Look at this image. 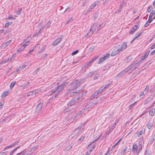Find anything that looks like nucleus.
<instances>
[{
	"instance_id": "54",
	"label": "nucleus",
	"mask_w": 155,
	"mask_h": 155,
	"mask_svg": "<svg viewBox=\"0 0 155 155\" xmlns=\"http://www.w3.org/2000/svg\"><path fill=\"white\" fill-rule=\"evenodd\" d=\"M73 21V19L72 18H70L67 21V23H69L72 22Z\"/></svg>"
},
{
	"instance_id": "40",
	"label": "nucleus",
	"mask_w": 155,
	"mask_h": 155,
	"mask_svg": "<svg viewBox=\"0 0 155 155\" xmlns=\"http://www.w3.org/2000/svg\"><path fill=\"white\" fill-rule=\"evenodd\" d=\"M154 14H155V11H153L150 13L149 17H150V18H152V17Z\"/></svg>"
},
{
	"instance_id": "41",
	"label": "nucleus",
	"mask_w": 155,
	"mask_h": 155,
	"mask_svg": "<svg viewBox=\"0 0 155 155\" xmlns=\"http://www.w3.org/2000/svg\"><path fill=\"white\" fill-rule=\"evenodd\" d=\"M151 153V151L147 149L145 155H150Z\"/></svg>"
},
{
	"instance_id": "56",
	"label": "nucleus",
	"mask_w": 155,
	"mask_h": 155,
	"mask_svg": "<svg viewBox=\"0 0 155 155\" xmlns=\"http://www.w3.org/2000/svg\"><path fill=\"white\" fill-rule=\"evenodd\" d=\"M137 134H138V136H140L143 134V131L142 130H141L139 132H138Z\"/></svg>"
},
{
	"instance_id": "59",
	"label": "nucleus",
	"mask_w": 155,
	"mask_h": 155,
	"mask_svg": "<svg viewBox=\"0 0 155 155\" xmlns=\"http://www.w3.org/2000/svg\"><path fill=\"white\" fill-rule=\"evenodd\" d=\"M85 138V136H82L81 138L79 139L78 140L82 141L84 140Z\"/></svg>"
},
{
	"instance_id": "14",
	"label": "nucleus",
	"mask_w": 155,
	"mask_h": 155,
	"mask_svg": "<svg viewBox=\"0 0 155 155\" xmlns=\"http://www.w3.org/2000/svg\"><path fill=\"white\" fill-rule=\"evenodd\" d=\"M73 88V87H71V86L70 87V89H69L66 92V95H69L70 96H72V95H71L72 94V89Z\"/></svg>"
},
{
	"instance_id": "28",
	"label": "nucleus",
	"mask_w": 155,
	"mask_h": 155,
	"mask_svg": "<svg viewBox=\"0 0 155 155\" xmlns=\"http://www.w3.org/2000/svg\"><path fill=\"white\" fill-rule=\"evenodd\" d=\"M132 59V57L131 56H130L127 57H126V60L125 61L127 62L130 61Z\"/></svg>"
},
{
	"instance_id": "33",
	"label": "nucleus",
	"mask_w": 155,
	"mask_h": 155,
	"mask_svg": "<svg viewBox=\"0 0 155 155\" xmlns=\"http://www.w3.org/2000/svg\"><path fill=\"white\" fill-rule=\"evenodd\" d=\"M22 8H18V10L16 11V14L17 15H19L21 14V11Z\"/></svg>"
},
{
	"instance_id": "36",
	"label": "nucleus",
	"mask_w": 155,
	"mask_h": 155,
	"mask_svg": "<svg viewBox=\"0 0 155 155\" xmlns=\"http://www.w3.org/2000/svg\"><path fill=\"white\" fill-rule=\"evenodd\" d=\"M13 115H10L6 117L4 119L2 120V122H3L5 121H6L8 119H10L11 117H13Z\"/></svg>"
},
{
	"instance_id": "15",
	"label": "nucleus",
	"mask_w": 155,
	"mask_h": 155,
	"mask_svg": "<svg viewBox=\"0 0 155 155\" xmlns=\"http://www.w3.org/2000/svg\"><path fill=\"white\" fill-rule=\"evenodd\" d=\"M18 142H15L14 143L12 144L11 145L8 146L5 148H4L3 149V150H6V149H8L9 148H12L15 145H17Z\"/></svg>"
},
{
	"instance_id": "27",
	"label": "nucleus",
	"mask_w": 155,
	"mask_h": 155,
	"mask_svg": "<svg viewBox=\"0 0 155 155\" xmlns=\"http://www.w3.org/2000/svg\"><path fill=\"white\" fill-rule=\"evenodd\" d=\"M20 155H29V154L27 153L26 151L24 150L22 152L20 153Z\"/></svg>"
},
{
	"instance_id": "24",
	"label": "nucleus",
	"mask_w": 155,
	"mask_h": 155,
	"mask_svg": "<svg viewBox=\"0 0 155 155\" xmlns=\"http://www.w3.org/2000/svg\"><path fill=\"white\" fill-rule=\"evenodd\" d=\"M155 140V134H153L152 136V138L150 141V144H152Z\"/></svg>"
},
{
	"instance_id": "2",
	"label": "nucleus",
	"mask_w": 155,
	"mask_h": 155,
	"mask_svg": "<svg viewBox=\"0 0 155 155\" xmlns=\"http://www.w3.org/2000/svg\"><path fill=\"white\" fill-rule=\"evenodd\" d=\"M74 114V112H69L68 114V120H69V121L71 122H73L74 121H76L81 117L80 114H78L76 115L75 116H73L72 117Z\"/></svg>"
},
{
	"instance_id": "26",
	"label": "nucleus",
	"mask_w": 155,
	"mask_h": 155,
	"mask_svg": "<svg viewBox=\"0 0 155 155\" xmlns=\"http://www.w3.org/2000/svg\"><path fill=\"white\" fill-rule=\"evenodd\" d=\"M106 60L103 57H101L98 61V63L99 64H101L102 62Z\"/></svg>"
},
{
	"instance_id": "4",
	"label": "nucleus",
	"mask_w": 155,
	"mask_h": 155,
	"mask_svg": "<svg viewBox=\"0 0 155 155\" xmlns=\"http://www.w3.org/2000/svg\"><path fill=\"white\" fill-rule=\"evenodd\" d=\"M142 62L141 61H139L138 62L135 63H131L128 66L129 69L130 71V72L133 71L136 69L141 64Z\"/></svg>"
},
{
	"instance_id": "18",
	"label": "nucleus",
	"mask_w": 155,
	"mask_h": 155,
	"mask_svg": "<svg viewBox=\"0 0 155 155\" xmlns=\"http://www.w3.org/2000/svg\"><path fill=\"white\" fill-rule=\"evenodd\" d=\"M40 91V90H36L34 91H33L32 92H30L29 93V95H35V94L39 92Z\"/></svg>"
},
{
	"instance_id": "25",
	"label": "nucleus",
	"mask_w": 155,
	"mask_h": 155,
	"mask_svg": "<svg viewBox=\"0 0 155 155\" xmlns=\"http://www.w3.org/2000/svg\"><path fill=\"white\" fill-rule=\"evenodd\" d=\"M155 113V109L154 108H153L150 110L149 113V114L151 116H153L154 115Z\"/></svg>"
},
{
	"instance_id": "8",
	"label": "nucleus",
	"mask_w": 155,
	"mask_h": 155,
	"mask_svg": "<svg viewBox=\"0 0 155 155\" xmlns=\"http://www.w3.org/2000/svg\"><path fill=\"white\" fill-rule=\"evenodd\" d=\"M11 42L12 41L11 40H9V41H7L1 45L0 47V48L2 49L6 48V47L10 44Z\"/></svg>"
},
{
	"instance_id": "55",
	"label": "nucleus",
	"mask_w": 155,
	"mask_h": 155,
	"mask_svg": "<svg viewBox=\"0 0 155 155\" xmlns=\"http://www.w3.org/2000/svg\"><path fill=\"white\" fill-rule=\"evenodd\" d=\"M143 138H140V141H139V145L140 144V143H142V144L143 145V143H142V142L143 141Z\"/></svg>"
},
{
	"instance_id": "60",
	"label": "nucleus",
	"mask_w": 155,
	"mask_h": 155,
	"mask_svg": "<svg viewBox=\"0 0 155 155\" xmlns=\"http://www.w3.org/2000/svg\"><path fill=\"white\" fill-rule=\"evenodd\" d=\"M99 76V75H98V74H95L94 76V80H95Z\"/></svg>"
},
{
	"instance_id": "34",
	"label": "nucleus",
	"mask_w": 155,
	"mask_h": 155,
	"mask_svg": "<svg viewBox=\"0 0 155 155\" xmlns=\"http://www.w3.org/2000/svg\"><path fill=\"white\" fill-rule=\"evenodd\" d=\"M117 48H118V49L117 50L119 52L124 50L123 49V48H122L121 45H120L117 46Z\"/></svg>"
},
{
	"instance_id": "45",
	"label": "nucleus",
	"mask_w": 155,
	"mask_h": 155,
	"mask_svg": "<svg viewBox=\"0 0 155 155\" xmlns=\"http://www.w3.org/2000/svg\"><path fill=\"white\" fill-rule=\"evenodd\" d=\"M155 19V16L153 17V18H150L149 17L148 20V22L149 23H150L153 20V19Z\"/></svg>"
},
{
	"instance_id": "17",
	"label": "nucleus",
	"mask_w": 155,
	"mask_h": 155,
	"mask_svg": "<svg viewBox=\"0 0 155 155\" xmlns=\"http://www.w3.org/2000/svg\"><path fill=\"white\" fill-rule=\"evenodd\" d=\"M51 22H50V21H49L46 24L43 25L42 27L43 28H48L51 25Z\"/></svg>"
},
{
	"instance_id": "44",
	"label": "nucleus",
	"mask_w": 155,
	"mask_h": 155,
	"mask_svg": "<svg viewBox=\"0 0 155 155\" xmlns=\"http://www.w3.org/2000/svg\"><path fill=\"white\" fill-rule=\"evenodd\" d=\"M72 146L71 145V144L70 145L68 146L65 148V150L66 151H68L72 147Z\"/></svg>"
},
{
	"instance_id": "12",
	"label": "nucleus",
	"mask_w": 155,
	"mask_h": 155,
	"mask_svg": "<svg viewBox=\"0 0 155 155\" xmlns=\"http://www.w3.org/2000/svg\"><path fill=\"white\" fill-rule=\"evenodd\" d=\"M62 38H57L52 43V45L53 46H56L58 45L62 40Z\"/></svg>"
},
{
	"instance_id": "6",
	"label": "nucleus",
	"mask_w": 155,
	"mask_h": 155,
	"mask_svg": "<svg viewBox=\"0 0 155 155\" xmlns=\"http://www.w3.org/2000/svg\"><path fill=\"white\" fill-rule=\"evenodd\" d=\"M130 71L127 67L122 70L120 72L118 73L117 74V76L118 77H122L123 76L124 74L127 72Z\"/></svg>"
},
{
	"instance_id": "37",
	"label": "nucleus",
	"mask_w": 155,
	"mask_h": 155,
	"mask_svg": "<svg viewBox=\"0 0 155 155\" xmlns=\"http://www.w3.org/2000/svg\"><path fill=\"white\" fill-rule=\"evenodd\" d=\"M101 135H100L96 139H95L94 141L91 142L90 144H89L88 146V147L90 146L94 142L97 141L99 139L101 138Z\"/></svg>"
},
{
	"instance_id": "57",
	"label": "nucleus",
	"mask_w": 155,
	"mask_h": 155,
	"mask_svg": "<svg viewBox=\"0 0 155 155\" xmlns=\"http://www.w3.org/2000/svg\"><path fill=\"white\" fill-rule=\"evenodd\" d=\"M152 8L151 7H149L147 8V12H150L151 10H152Z\"/></svg>"
},
{
	"instance_id": "61",
	"label": "nucleus",
	"mask_w": 155,
	"mask_h": 155,
	"mask_svg": "<svg viewBox=\"0 0 155 155\" xmlns=\"http://www.w3.org/2000/svg\"><path fill=\"white\" fill-rule=\"evenodd\" d=\"M149 87L148 86H147L146 87V88L144 89V91L145 92H147L149 90Z\"/></svg>"
},
{
	"instance_id": "21",
	"label": "nucleus",
	"mask_w": 155,
	"mask_h": 155,
	"mask_svg": "<svg viewBox=\"0 0 155 155\" xmlns=\"http://www.w3.org/2000/svg\"><path fill=\"white\" fill-rule=\"evenodd\" d=\"M105 89H103V88L101 87L99 89L97 90L96 91H97L98 95H99L101 94L103 91H105Z\"/></svg>"
},
{
	"instance_id": "16",
	"label": "nucleus",
	"mask_w": 155,
	"mask_h": 155,
	"mask_svg": "<svg viewBox=\"0 0 155 155\" xmlns=\"http://www.w3.org/2000/svg\"><path fill=\"white\" fill-rule=\"evenodd\" d=\"M100 2V1H97L96 2H95L94 3L92 4L90 7V9H92L94 8Z\"/></svg>"
},
{
	"instance_id": "9",
	"label": "nucleus",
	"mask_w": 155,
	"mask_h": 155,
	"mask_svg": "<svg viewBox=\"0 0 155 155\" xmlns=\"http://www.w3.org/2000/svg\"><path fill=\"white\" fill-rule=\"evenodd\" d=\"M138 25V24L137 25H135L132 28L130 31L129 34H133L135 31L137 29Z\"/></svg>"
},
{
	"instance_id": "10",
	"label": "nucleus",
	"mask_w": 155,
	"mask_h": 155,
	"mask_svg": "<svg viewBox=\"0 0 155 155\" xmlns=\"http://www.w3.org/2000/svg\"><path fill=\"white\" fill-rule=\"evenodd\" d=\"M71 87H73V88H72V94H71V95H72V96H73L75 94H77L78 93V91L76 89L77 88V87H76V86L74 85V84L72 85L71 86Z\"/></svg>"
},
{
	"instance_id": "48",
	"label": "nucleus",
	"mask_w": 155,
	"mask_h": 155,
	"mask_svg": "<svg viewBox=\"0 0 155 155\" xmlns=\"http://www.w3.org/2000/svg\"><path fill=\"white\" fill-rule=\"evenodd\" d=\"M95 72V71H92V72H91L87 74L88 76V77L91 76L92 75H93L94 74V73Z\"/></svg>"
},
{
	"instance_id": "52",
	"label": "nucleus",
	"mask_w": 155,
	"mask_h": 155,
	"mask_svg": "<svg viewBox=\"0 0 155 155\" xmlns=\"http://www.w3.org/2000/svg\"><path fill=\"white\" fill-rule=\"evenodd\" d=\"M141 59L140 61H141L142 62V63L144 62V60L146 59L145 57H143V56H142L141 57Z\"/></svg>"
},
{
	"instance_id": "7",
	"label": "nucleus",
	"mask_w": 155,
	"mask_h": 155,
	"mask_svg": "<svg viewBox=\"0 0 155 155\" xmlns=\"http://www.w3.org/2000/svg\"><path fill=\"white\" fill-rule=\"evenodd\" d=\"M130 71L127 67L122 70L120 72L118 73L117 74V76L118 77H122L123 76L124 74L127 72Z\"/></svg>"
},
{
	"instance_id": "13",
	"label": "nucleus",
	"mask_w": 155,
	"mask_h": 155,
	"mask_svg": "<svg viewBox=\"0 0 155 155\" xmlns=\"http://www.w3.org/2000/svg\"><path fill=\"white\" fill-rule=\"evenodd\" d=\"M153 120H150L149 121L148 124L147 125V128L149 129H150L153 127Z\"/></svg>"
},
{
	"instance_id": "58",
	"label": "nucleus",
	"mask_w": 155,
	"mask_h": 155,
	"mask_svg": "<svg viewBox=\"0 0 155 155\" xmlns=\"http://www.w3.org/2000/svg\"><path fill=\"white\" fill-rule=\"evenodd\" d=\"M123 4H122L120 5V7L118 10V12H120L122 10V6L123 5Z\"/></svg>"
},
{
	"instance_id": "3",
	"label": "nucleus",
	"mask_w": 155,
	"mask_h": 155,
	"mask_svg": "<svg viewBox=\"0 0 155 155\" xmlns=\"http://www.w3.org/2000/svg\"><path fill=\"white\" fill-rule=\"evenodd\" d=\"M142 143H140L138 146L136 144H134L132 147V151L134 153L138 155L140 152L142 150Z\"/></svg>"
},
{
	"instance_id": "22",
	"label": "nucleus",
	"mask_w": 155,
	"mask_h": 155,
	"mask_svg": "<svg viewBox=\"0 0 155 155\" xmlns=\"http://www.w3.org/2000/svg\"><path fill=\"white\" fill-rule=\"evenodd\" d=\"M42 103H40L38 104L36 107L37 110H40L42 109Z\"/></svg>"
},
{
	"instance_id": "47",
	"label": "nucleus",
	"mask_w": 155,
	"mask_h": 155,
	"mask_svg": "<svg viewBox=\"0 0 155 155\" xmlns=\"http://www.w3.org/2000/svg\"><path fill=\"white\" fill-rule=\"evenodd\" d=\"M91 63L90 62H87L86 64L85 65V66L84 67L85 68H87L89 66H90L91 65Z\"/></svg>"
},
{
	"instance_id": "20",
	"label": "nucleus",
	"mask_w": 155,
	"mask_h": 155,
	"mask_svg": "<svg viewBox=\"0 0 155 155\" xmlns=\"http://www.w3.org/2000/svg\"><path fill=\"white\" fill-rule=\"evenodd\" d=\"M127 148L125 147L121 151L120 153L121 155H124L127 150Z\"/></svg>"
},
{
	"instance_id": "19",
	"label": "nucleus",
	"mask_w": 155,
	"mask_h": 155,
	"mask_svg": "<svg viewBox=\"0 0 155 155\" xmlns=\"http://www.w3.org/2000/svg\"><path fill=\"white\" fill-rule=\"evenodd\" d=\"M119 53L117 49H114L112 52L111 55L112 56H114Z\"/></svg>"
},
{
	"instance_id": "11",
	"label": "nucleus",
	"mask_w": 155,
	"mask_h": 155,
	"mask_svg": "<svg viewBox=\"0 0 155 155\" xmlns=\"http://www.w3.org/2000/svg\"><path fill=\"white\" fill-rule=\"evenodd\" d=\"M84 80L83 79L75 80L74 81L75 82L74 84V85H75V86H76V85H80L84 82Z\"/></svg>"
},
{
	"instance_id": "63",
	"label": "nucleus",
	"mask_w": 155,
	"mask_h": 155,
	"mask_svg": "<svg viewBox=\"0 0 155 155\" xmlns=\"http://www.w3.org/2000/svg\"><path fill=\"white\" fill-rule=\"evenodd\" d=\"M94 96V97H96V96L98 95V94L97 92V91H95L94 93L92 94Z\"/></svg>"
},
{
	"instance_id": "31",
	"label": "nucleus",
	"mask_w": 155,
	"mask_h": 155,
	"mask_svg": "<svg viewBox=\"0 0 155 155\" xmlns=\"http://www.w3.org/2000/svg\"><path fill=\"white\" fill-rule=\"evenodd\" d=\"M8 91H5L4 92L2 95V97H5L8 94Z\"/></svg>"
},
{
	"instance_id": "53",
	"label": "nucleus",
	"mask_w": 155,
	"mask_h": 155,
	"mask_svg": "<svg viewBox=\"0 0 155 155\" xmlns=\"http://www.w3.org/2000/svg\"><path fill=\"white\" fill-rule=\"evenodd\" d=\"M55 94L53 95L52 98H55V97H57V95H58L59 94H58V92H55Z\"/></svg>"
},
{
	"instance_id": "62",
	"label": "nucleus",
	"mask_w": 155,
	"mask_h": 155,
	"mask_svg": "<svg viewBox=\"0 0 155 155\" xmlns=\"http://www.w3.org/2000/svg\"><path fill=\"white\" fill-rule=\"evenodd\" d=\"M94 96V97H96V96L98 95V94L97 92V91H95L94 93L92 94Z\"/></svg>"
},
{
	"instance_id": "30",
	"label": "nucleus",
	"mask_w": 155,
	"mask_h": 155,
	"mask_svg": "<svg viewBox=\"0 0 155 155\" xmlns=\"http://www.w3.org/2000/svg\"><path fill=\"white\" fill-rule=\"evenodd\" d=\"M122 48H123V49H125L127 47V43L126 42L123 43V44L121 45Z\"/></svg>"
},
{
	"instance_id": "39",
	"label": "nucleus",
	"mask_w": 155,
	"mask_h": 155,
	"mask_svg": "<svg viewBox=\"0 0 155 155\" xmlns=\"http://www.w3.org/2000/svg\"><path fill=\"white\" fill-rule=\"evenodd\" d=\"M98 57H95L92 58L89 61L91 64L94 61L96 60L98 58Z\"/></svg>"
},
{
	"instance_id": "43",
	"label": "nucleus",
	"mask_w": 155,
	"mask_h": 155,
	"mask_svg": "<svg viewBox=\"0 0 155 155\" xmlns=\"http://www.w3.org/2000/svg\"><path fill=\"white\" fill-rule=\"evenodd\" d=\"M25 48V47H24V46L22 45L20 48H19L17 50V51H18V52H20L21 51L23 50Z\"/></svg>"
},
{
	"instance_id": "50",
	"label": "nucleus",
	"mask_w": 155,
	"mask_h": 155,
	"mask_svg": "<svg viewBox=\"0 0 155 155\" xmlns=\"http://www.w3.org/2000/svg\"><path fill=\"white\" fill-rule=\"evenodd\" d=\"M121 140V139H120L119 140L115 145L113 146L112 148L113 149L118 144V143Z\"/></svg>"
},
{
	"instance_id": "49",
	"label": "nucleus",
	"mask_w": 155,
	"mask_h": 155,
	"mask_svg": "<svg viewBox=\"0 0 155 155\" xmlns=\"http://www.w3.org/2000/svg\"><path fill=\"white\" fill-rule=\"evenodd\" d=\"M45 49V46H43L41 49L40 50V51H39V53H41L44 51V50Z\"/></svg>"
},
{
	"instance_id": "35",
	"label": "nucleus",
	"mask_w": 155,
	"mask_h": 155,
	"mask_svg": "<svg viewBox=\"0 0 155 155\" xmlns=\"http://www.w3.org/2000/svg\"><path fill=\"white\" fill-rule=\"evenodd\" d=\"M113 82L112 81H110L109 83L107 84H106L104 87L103 88L104 89H105L107 87H108L110 85H111Z\"/></svg>"
},
{
	"instance_id": "1",
	"label": "nucleus",
	"mask_w": 155,
	"mask_h": 155,
	"mask_svg": "<svg viewBox=\"0 0 155 155\" xmlns=\"http://www.w3.org/2000/svg\"><path fill=\"white\" fill-rule=\"evenodd\" d=\"M68 82H65L61 85L58 86L57 88L55 90L51 91V93L52 94L54 92H58V94L61 93L68 84Z\"/></svg>"
},
{
	"instance_id": "23",
	"label": "nucleus",
	"mask_w": 155,
	"mask_h": 155,
	"mask_svg": "<svg viewBox=\"0 0 155 155\" xmlns=\"http://www.w3.org/2000/svg\"><path fill=\"white\" fill-rule=\"evenodd\" d=\"M43 28H42V27H41L39 30L38 31V32L37 33H35L34 35V36H35V35H38L39 34H41L43 31Z\"/></svg>"
},
{
	"instance_id": "5",
	"label": "nucleus",
	"mask_w": 155,
	"mask_h": 155,
	"mask_svg": "<svg viewBox=\"0 0 155 155\" xmlns=\"http://www.w3.org/2000/svg\"><path fill=\"white\" fill-rule=\"evenodd\" d=\"M76 103V99L75 98H73L67 104L68 107L70 108L72 107V108L75 107V104Z\"/></svg>"
},
{
	"instance_id": "64",
	"label": "nucleus",
	"mask_w": 155,
	"mask_h": 155,
	"mask_svg": "<svg viewBox=\"0 0 155 155\" xmlns=\"http://www.w3.org/2000/svg\"><path fill=\"white\" fill-rule=\"evenodd\" d=\"M28 45V42H26L23 45L25 48Z\"/></svg>"
},
{
	"instance_id": "29",
	"label": "nucleus",
	"mask_w": 155,
	"mask_h": 155,
	"mask_svg": "<svg viewBox=\"0 0 155 155\" xmlns=\"http://www.w3.org/2000/svg\"><path fill=\"white\" fill-rule=\"evenodd\" d=\"M20 147L18 146L17 147L15 148V149H14L11 152L10 154L9 155H12L14 153L15 151H16L17 149H18L20 148Z\"/></svg>"
},
{
	"instance_id": "51",
	"label": "nucleus",
	"mask_w": 155,
	"mask_h": 155,
	"mask_svg": "<svg viewBox=\"0 0 155 155\" xmlns=\"http://www.w3.org/2000/svg\"><path fill=\"white\" fill-rule=\"evenodd\" d=\"M78 52V50H76L75 51L73 52L72 53L71 55H73V56L74 55L76 54H77Z\"/></svg>"
},
{
	"instance_id": "42",
	"label": "nucleus",
	"mask_w": 155,
	"mask_h": 155,
	"mask_svg": "<svg viewBox=\"0 0 155 155\" xmlns=\"http://www.w3.org/2000/svg\"><path fill=\"white\" fill-rule=\"evenodd\" d=\"M15 84V82H12L11 83L10 86V88L11 89H12L13 87L14 86Z\"/></svg>"
},
{
	"instance_id": "32",
	"label": "nucleus",
	"mask_w": 155,
	"mask_h": 155,
	"mask_svg": "<svg viewBox=\"0 0 155 155\" xmlns=\"http://www.w3.org/2000/svg\"><path fill=\"white\" fill-rule=\"evenodd\" d=\"M110 54L109 53H107L106 54L104 55L103 57L105 60L107 59L110 56Z\"/></svg>"
},
{
	"instance_id": "46",
	"label": "nucleus",
	"mask_w": 155,
	"mask_h": 155,
	"mask_svg": "<svg viewBox=\"0 0 155 155\" xmlns=\"http://www.w3.org/2000/svg\"><path fill=\"white\" fill-rule=\"evenodd\" d=\"M141 33L140 32V33L139 34H138V35L135 37V38H134L132 41L131 42V43L132 42H133L135 40V39L136 38H138L141 35Z\"/></svg>"
},
{
	"instance_id": "38",
	"label": "nucleus",
	"mask_w": 155,
	"mask_h": 155,
	"mask_svg": "<svg viewBox=\"0 0 155 155\" xmlns=\"http://www.w3.org/2000/svg\"><path fill=\"white\" fill-rule=\"evenodd\" d=\"M12 24V22H7L5 24V27L7 28L10 25Z\"/></svg>"
}]
</instances>
